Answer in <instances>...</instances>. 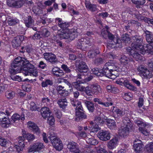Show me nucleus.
<instances>
[{"instance_id": "nucleus-4", "label": "nucleus", "mask_w": 153, "mask_h": 153, "mask_svg": "<svg viewBox=\"0 0 153 153\" xmlns=\"http://www.w3.org/2000/svg\"><path fill=\"white\" fill-rule=\"evenodd\" d=\"M102 92L100 86L97 83H94L87 86L86 94L88 96L98 95Z\"/></svg>"}, {"instance_id": "nucleus-51", "label": "nucleus", "mask_w": 153, "mask_h": 153, "mask_svg": "<svg viewBox=\"0 0 153 153\" xmlns=\"http://www.w3.org/2000/svg\"><path fill=\"white\" fill-rule=\"evenodd\" d=\"M76 67H85L87 66L86 63L82 61H76L75 63Z\"/></svg>"}, {"instance_id": "nucleus-18", "label": "nucleus", "mask_w": 153, "mask_h": 153, "mask_svg": "<svg viewBox=\"0 0 153 153\" xmlns=\"http://www.w3.org/2000/svg\"><path fill=\"white\" fill-rule=\"evenodd\" d=\"M131 128L128 127L122 126L118 131V133L121 137H124L127 136L129 133V130Z\"/></svg>"}, {"instance_id": "nucleus-17", "label": "nucleus", "mask_w": 153, "mask_h": 153, "mask_svg": "<svg viewBox=\"0 0 153 153\" xmlns=\"http://www.w3.org/2000/svg\"><path fill=\"white\" fill-rule=\"evenodd\" d=\"M41 113L42 117L44 119H46L51 115V111L49 107L45 106L41 108Z\"/></svg>"}, {"instance_id": "nucleus-34", "label": "nucleus", "mask_w": 153, "mask_h": 153, "mask_svg": "<svg viewBox=\"0 0 153 153\" xmlns=\"http://www.w3.org/2000/svg\"><path fill=\"white\" fill-rule=\"evenodd\" d=\"M101 35L105 38H106L108 36V39L111 40L113 39L114 38V36L107 30L103 31L102 30L101 32Z\"/></svg>"}, {"instance_id": "nucleus-19", "label": "nucleus", "mask_w": 153, "mask_h": 153, "mask_svg": "<svg viewBox=\"0 0 153 153\" xmlns=\"http://www.w3.org/2000/svg\"><path fill=\"white\" fill-rule=\"evenodd\" d=\"M23 39V36L16 37L13 39L12 42V45L13 47L17 48L20 45L21 43V39Z\"/></svg>"}, {"instance_id": "nucleus-55", "label": "nucleus", "mask_w": 153, "mask_h": 153, "mask_svg": "<svg viewBox=\"0 0 153 153\" xmlns=\"http://www.w3.org/2000/svg\"><path fill=\"white\" fill-rule=\"evenodd\" d=\"M70 91L71 94H73L74 98H77L79 95V93L77 90L73 91V88H71L70 89Z\"/></svg>"}, {"instance_id": "nucleus-50", "label": "nucleus", "mask_w": 153, "mask_h": 153, "mask_svg": "<svg viewBox=\"0 0 153 153\" xmlns=\"http://www.w3.org/2000/svg\"><path fill=\"white\" fill-rule=\"evenodd\" d=\"M53 83L52 81L49 79H47L45 81L43 82L42 83V87H47L48 85H51Z\"/></svg>"}, {"instance_id": "nucleus-13", "label": "nucleus", "mask_w": 153, "mask_h": 153, "mask_svg": "<svg viewBox=\"0 0 153 153\" xmlns=\"http://www.w3.org/2000/svg\"><path fill=\"white\" fill-rule=\"evenodd\" d=\"M82 109H77L76 110V115L77 117L75 118V120L76 121H79L80 120L86 119L87 116L83 111V108Z\"/></svg>"}, {"instance_id": "nucleus-14", "label": "nucleus", "mask_w": 153, "mask_h": 153, "mask_svg": "<svg viewBox=\"0 0 153 153\" xmlns=\"http://www.w3.org/2000/svg\"><path fill=\"white\" fill-rule=\"evenodd\" d=\"M55 21L58 26L61 28L62 30H65L66 29H68V27L69 26V25L68 22L63 21L62 19L57 18L55 19Z\"/></svg>"}, {"instance_id": "nucleus-64", "label": "nucleus", "mask_w": 153, "mask_h": 153, "mask_svg": "<svg viewBox=\"0 0 153 153\" xmlns=\"http://www.w3.org/2000/svg\"><path fill=\"white\" fill-rule=\"evenodd\" d=\"M13 109L12 105L9 106L6 110L5 112L7 115H10L13 111Z\"/></svg>"}, {"instance_id": "nucleus-35", "label": "nucleus", "mask_w": 153, "mask_h": 153, "mask_svg": "<svg viewBox=\"0 0 153 153\" xmlns=\"http://www.w3.org/2000/svg\"><path fill=\"white\" fill-rule=\"evenodd\" d=\"M24 21L26 26L28 27L32 25L33 24V20L31 16H28L27 17H26Z\"/></svg>"}, {"instance_id": "nucleus-16", "label": "nucleus", "mask_w": 153, "mask_h": 153, "mask_svg": "<svg viewBox=\"0 0 153 153\" xmlns=\"http://www.w3.org/2000/svg\"><path fill=\"white\" fill-rule=\"evenodd\" d=\"M85 4L86 9L91 12H94L98 10L96 4H92L88 1L86 0Z\"/></svg>"}, {"instance_id": "nucleus-32", "label": "nucleus", "mask_w": 153, "mask_h": 153, "mask_svg": "<svg viewBox=\"0 0 153 153\" xmlns=\"http://www.w3.org/2000/svg\"><path fill=\"white\" fill-rule=\"evenodd\" d=\"M107 123L108 127L110 129H113L116 128V124L114 120L108 119L107 121Z\"/></svg>"}, {"instance_id": "nucleus-56", "label": "nucleus", "mask_w": 153, "mask_h": 153, "mask_svg": "<svg viewBox=\"0 0 153 153\" xmlns=\"http://www.w3.org/2000/svg\"><path fill=\"white\" fill-rule=\"evenodd\" d=\"M90 130L91 132H97L100 130V128L99 127L98 125L95 124L94 125L91 126L90 127Z\"/></svg>"}, {"instance_id": "nucleus-10", "label": "nucleus", "mask_w": 153, "mask_h": 153, "mask_svg": "<svg viewBox=\"0 0 153 153\" xmlns=\"http://www.w3.org/2000/svg\"><path fill=\"white\" fill-rule=\"evenodd\" d=\"M97 136L102 140L107 141L110 138V134L107 131L100 130L97 134Z\"/></svg>"}, {"instance_id": "nucleus-58", "label": "nucleus", "mask_w": 153, "mask_h": 153, "mask_svg": "<svg viewBox=\"0 0 153 153\" xmlns=\"http://www.w3.org/2000/svg\"><path fill=\"white\" fill-rule=\"evenodd\" d=\"M25 137H19L18 138V140L19 145L20 146H25L24 139Z\"/></svg>"}, {"instance_id": "nucleus-59", "label": "nucleus", "mask_w": 153, "mask_h": 153, "mask_svg": "<svg viewBox=\"0 0 153 153\" xmlns=\"http://www.w3.org/2000/svg\"><path fill=\"white\" fill-rule=\"evenodd\" d=\"M58 93L61 96L63 97H67L69 95L68 91L65 90L64 89L59 92Z\"/></svg>"}, {"instance_id": "nucleus-52", "label": "nucleus", "mask_w": 153, "mask_h": 153, "mask_svg": "<svg viewBox=\"0 0 153 153\" xmlns=\"http://www.w3.org/2000/svg\"><path fill=\"white\" fill-rule=\"evenodd\" d=\"M147 150L148 153H153V141L148 145Z\"/></svg>"}, {"instance_id": "nucleus-57", "label": "nucleus", "mask_w": 153, "mask_h": 153, "mask_svg": "<svg viewBox=\"0 0 153 153\" xmlns=\"http://www.w3.org/2000/svg\"><path fill=\"white\" fill-rule=\"evenodd\" d=\"M95 123L96 124L99 125L103 122L102 118L100 117H95L94 120Z\"/></svg>"}, {"instance_id": "nucleus-36", "label": "nucleus", "mask_w": 153, "mask_h": 153, "mask_svg": "<svg viewBox=\"0 0 153 153\" xmlns=\"http://www.w3.org/2000/svg\"><path fill=\"white\" fill-rule=\"evenodd\" d=\"M132 3L136 5L137 8H139L140 6L143 5L145 3V0H131Z\"/></svg>"}, {"instance_id": "nucleus-21", "label": "nucleus", "mask_w": 153, "mask_h": 153, "mask_svg": "<svg viewBox=\"0 0 153 153\" xmlns=\"http://www.w3.org/2000/svg\"><path fill=\"white\" fill-rule=\"evenodd\" d=\"M44 58L51 62H53L56 61L55 56L50 53H45L44 54Z\"/></svg>"}, {"instance_id": "nucleus-15", "label": "nucleus", "mask_w": 153, "mask_h": 153, "mask_svg": "<svg viewBox=\"0 0 153 153\" xmlns=\"http://www.w3.org/2000/svg\"><path fill=\"white\" fill-rule=\"evenodd\" d=\"M11 119V123L17 122V121L20 120H24L25 115L24 114H22L21 115L17 113L14 114L12 116Z\"/></svg>"}, {"instance_id": "nucleus-12", "label": "nucleus", "mask_w": 153, "mask_h": 153, "mask_svg": "<svg viewBox=\"0 0 153 153\" xmlns=\"http://www.w3.org/2000/svg\"><path fill=\"white\" fill-rule=\"evenodd\" d=\"M24 1L23 0H7V4L10 7H20L22 6Z\"/></svg>"}, {"instance_id": "nucleus-9", "label": "nucleus", "mask_w": 153, "mask_h": 153, "mask_svg": "<svg viewBox=\"0 0 153 153\" xmlns=\"http://www.w3.org/2000/svg\"><path fill=\"white\" fill-rule=\"evenodd\" d=\"M84 83L83 81H77L72 83L73 86L77 91L81 92L85 91L86 93L87 86L85 87L84 86L82 85L81 84Z\"/></svg>"}, {"instance_id": "nucleus-45", "label": "nucleus", "mask_w": 153, "mask_h": 153, "mask_svg": "<svg viewBox=\"0 0 153 153\" xmlns=\"http://www.w3.org/2000/svg\"><path fill=\"white\" fill-rule=\"evenodd\" d=\"M77 146L78 145L76 143L74 142H70L68 143L67 145V148L70 152Z\"/></svg>"}, {"instance_id": "nucleus-31", "label": "nucleus", "mask_w": 153, "mask_h": 153, "mask_svg": "<svg viewBox=\"0 0 153 153\" xmlns=\"http://www.w3.org/2000/svg\"><path fill=\"white\" fill-rule=\"evenodd\" d=\"M57 103L61 108L64 109L67 105V100L65 99H59L57 102Z\"/></svg>"}, {"instance_id": "nucleus-47", "label": "nucleus", "mask_w": 153, "mask_h": 153, "mask_svg": "<svg viewBox=\"0 0 153 153\" xmlns=\"http://www.w3.org/2000/svg\"><path fill=\"white\" fill-rule=\"evenodd\" d=\"M76 71L85 75L84 73H86L88 71V68H78Z\"/></svg>"}, {"instance_id": "nucleus-3", "label": "nucleus", "mask_w": 153, "mask_h": 153, "mask_svg": "<svg viewBox=\"0 0 153 153\" xmlns=\"http://www.w3.org/2000/svg\"><path fill=\"white\" fill-rule=\"evenodd\" d=\"M12 67H32V64L26 59L19 56L16 58L11 64Z\"/></svg>"}, {"instance_id": "nucleus-27", "label": "nucleus", "mask_w": 153, "mask_h": 153, "mask_svg": "<svg viewBox=\"0 0 153 153\" xmlns=\"http://www.w3.org/2000/svg\"><path fill=\"white\" fill-rule=\"evenodd\" d=\"M22 135L29 142L33 141L35 138V136L33 134L26 133L25 131H22Z\"/></svg>"}, {"instance_id": "nucleus-8", "label": "nucleus", "mask_w": 153, "mask_h": 153, "mask_svg": "<svg viewBox=\"0 0 153 153\" xmlns=\"http://www.w3.org/2000/svg\"><path fill=\"white\" fill-rule=\"evenodd\" d=\"M22 73L25 76L30 75L36 76L37 75L38 72L34 68H23Z\"/></svg>"}, {"instance_id": "nucleus-54", "label": "nucleus", "mask_w": 153, "mask_h": 153, "mask_svg": "<svg viewBox=\"0 0 153 153\" xmlns=\"http://www.w3.org/2000/svg\"><path fill=\"white\" fill-rule=\"evenodd\" d=\"M128 60L127 58L125 56H123L120 59V62L123 65H126L128 63Z\"/></svg>"}, {"instance_id": "nucleus-24", "label": "nucleus", "mask_w": 153, "mask_h": 153, "mask_svg": "<svg viewBox=\"0 0 153 153\" xmlns=\"http://www.w3.org/2000/svg\"><path fill=\"white\" fill-rule=\"evenodd\" d=\"M84 102L88 111L91 112H93L95 109L94 103L92 102L86 100Z\"/></svg>"}, {"instance_id": "nucleus-44", "label": "nucleus", "mask_w": 153, "mask_h": 153, "mask_svg": "<svg viewBox=\"0 0 153 153\" xmlns=\"http://www.w3.org/2000/svg\"><path fill=\"white\" fill-rule=\"evenodd\" d=\"M143 47L144 48H147L148 50V53L153 54V47L149 44H145L143 45Z\"/></svg>"}, {"instance_id": "nucleus-29", "label": "nucleus", "mask_w": 153, "mask_h": 153, "mask_svg": "<svg viewBox=\"0 0 153 153\" xmlns=\"http://www.w3.org/2000/svg\"><path fill=\"white\" fill-rule=\"evenodd\" d=\"M7 117V116L6 115L4 118L1 120V122H0V125L3 127H7L11 123V121Z\"/></svg>"}, {"instance_id": "nucleus-41", "label": "nucleus", "mask_w": 153, "mask_h": 153, "mask_svg": "<svg viewBox=\"0 0 153 153\" xmlns=\"http://www.w3.org/2000/svg\"><path fill=\"white\" fill-rule=\"evenodd\" d=\"M86 141L88 143L92 145H95L98 143L97 141L93 137H87L86 139Z\"/></svg>"}, {"instance_id": "nucleus-20", "label": "nucleus", "mask_w": 153, "mask_h": 153, "mask_svg": "<svg viewBox=\"0 0 153 153\" xmlns=\"http://www.w3.org/2000/svg\"><path fill=\"white\" fill-rule=\"evenodd\" d=\"M28 127L31 130L33 131L36 133L39 134L40 130L38 126L33 122L29 121L27 123Z\"/></svg>"}, {"instance_id": "nucleus-11", "label": "nucleus", "mask_w": 153, "mask_h": 153, "mask_svg": "<svg viewBox=\"0 0 153 153\" xmlns=\"http://www.w3.org/2000/svg\"><path fill=\"white\" fill-rule=\"evenodd\" d=\"M132 48L135 51V53H133L132 56L136 60L139 62L141 61L143 59V58L138 53H140V49L137 48V45L135 43H132L131 45Z\"/></svg>"}, {"instance_id": "nucleus-5", "label": "nucleus", "mask_w": 153, "mask_h": 153, "mask_svg": "<svg viewBox=\"0 0 153 153\" xmlns=\"http://www.w3.org/2000/svg\"><path fill=\"white\" fill-rule=\"evenodd\" d=\"M57 36L61 39H67L70 40H73L75 37L74 33H72L69 29H66L61 31L59 30Z\"/></svg>"}, {"instance_id": "nucleus-61", "label": "nucleus", "mask_w": 153, "mask_h": 153, "mask_svg": "<svg viewBox=\"0 0 153 153\" xmlns=\"http://www.w3.org/2000/svg\"><path fill=\"white\" fill-rule=\"evenodd\" d=\"M10 77L11 79L14 81H17L19 82H20L22 81V78L19 76L11 75Z\"/></svg>"}, {"instance_id": "nucleus-6", "label": "nucleus", "mask_w": 153, "mask_h": 153, "mask_svg": "<svg viewBox=\"0 0 153 153\" xmlns=\"http://www.w3.org/2000/svg\"><path fill=\"white\" fill-rule=\"evenodd\" d=\"M133 39L135 41L134 43H136L137 45V48L140 49V53L142 54H144L145 53H148V50L147 48H144L140 44L143 40V38L142 37L135 36L133 37Z\"/></svg>"}, {"instance_id": "nucleus-42", "label": "nucleus", "mask_w": 153, "mask_h": 153, "mask_svg": "<svg viewBox=\"0 0 153 153\" xmlns=\"http://www.w3.org/2000/svg\"><path fill=\"white\" fill-rule=\"evenodd\" d=\"M40 34L44 37H48L50 35V32L46 28L42 27L40 31Z\"/></svg>"}, {"instance_id": "nucleus-40", "label": "nucleus", "mask_w": 153, "mask_h": 153, "mask_svg": "<svg viewBox=\"0 0 153 153\" xmlns=\"http://www.w3.org/2000/svg\"><path fill=\"white\" fill-rule=\"evenodd\" d=\"M146 39L147 41L149 43L153 42L152 35L150 32L148 31H146Z\"/></svg>"}, {"instance_id": "nucleus-28", "label": "nucleus", "mask_w": 153, "mask_h": 153, "mask_svg": "<svg viewBox=\"0 0 153 153\" xmlns=\"http://www.w3.org/2000/svg\"><path fill=\"white\" fill-rule=\"evenodd\" d=\"M23 68H9V72L11 75L17 73L22 72Z\"/></svg>"}, {"instance_id": "nucleus-37", "label": "nucleus", "mask_w": 153, "mask_h": 153, "mask_svg": "<svg viewBox=\"0 0 153 153\" xmlns=\"http://www.w3.org/2000/svg\"><path fill=\"white\" fill-rule=\"evenodd\" d=\"M146 124L144 126L140 127L139 128V130L140 132L143 134L147 136L149 134V131L146 128Z\"/></svg>"}, {"instance_id": "nucleus-43", "label": "nucleus", "mask_w": 153, "mask_h": 153, "mask_svg": "<svg viewBox=\"0 0 153 153\" xmlns=\"http://www.w3.org/2000/svg\"><path fill=\"white\" fill-rule=\"evenodd\" d=\"M142 144H139L137 145L136 143H134L133 145L134 148L136 152V153H139L143 149Z\"/></svg>"}, {"instance_id": "nucleus-38", "label": "nucleus", "mask_w": 153, "mask_h": 153, "mask_svg": "<svg viewBox=\"0 0 153 153\" xmlns=\"http://www.w3.org/2000/svg\"><path fill=\"white\" fill-rule=\"evenodd\" d=\"M6 97L8 99H12L15 96V93L12 91H7L5 93Z\"/></svg>"}, {"instance_id": "nucleus-26", "label": "nucleus", "mask_w": 153, "mask_h": 153, "mask_svg": "<svg viewBox=\"0 0 153 153\" xmlns=\"http://www.w3.org/2000/svg\"><path fill=\"white\" fill-rule=\"evenodd\" d=\"M71 102L72 105L74 107H76L75 108V110L77 109H82V106L81 105L80 102L76 99H71Z\"/></svg>"}, {"instance_id": "nucleus-2", "label": "nucleus", "mask_w": 153, "mask_h": 153, "mask_svg": "<svg viewBox=\"0 0 153 153\" xmlns=\"http://www.w3.org/2000/svg\"><path fill=\"white\" fill-rule=\"evenodd\" d=\"M116 68L117 69L114 71L109 70L108 68H106L104 70H99L97 68H93L91 69V71L92 73L98 76H102L105 75L106 77H109L112 74H114L112 72H114L116 71H121V69L120 68Z\"/></svg>"}, {"instance_id": "nucleus-39", "label": "nucleus", "mask_w": 153, "mask_h": 153, "mask_svg": "<svg viewBox=\"0 0 153 153\" xmlns=\"http://www.w3.org/2000/svg\"><path fill=\"white\" fill-rule=\"evenodd\" d=\"M123 122L124 124L123 126L131 128L132 125L131 123L128 118L127 117L123 118Z\"/></svg>"}, {"instance_id": "nucleus-23", "label": "nucleus", "mask_w": 153, "mask_h": 153, "mask_svg": "<svg viewBox=\"0 0 153 153\" xmlns=\"http://www.w3.org/2000/svg\"><path fill=\"white\" fill-rule=\"evenodd\" d=\"M118 141V138L115 137L111 140L108 143L107 146L108 148L111 149H112L115 148L117 145Z\"/></svg>"}, {"instance_id": "nucleus-53", "label": "nucleus", "mask_w": 153, "mask_h": 153, "mask_svg": "<svg viewBox=\"0 0 153 153\" xmlns=\"http://www.w3.org/2000/svg\"><path fill=\"white\" fill-rule=\"evenodd\" d=\"M22 88L24 91L27 92H30L31 91V86L29 84H26L23 85Z\"/></svg>"}, {"instance_id": "nucleus-22", "label": "nucleus", "mask_w": 153, "mask_h": 153, "mask_svg": "<svg viewBox=\"0 0 153 153\" xmlns=\"http://www.w3.org/2000/svg\"><path fill=\"white\" fill-rule=\"evenodd\" d=\"M114 108H115V107L114 106L113 109H112L113 111V112L114 114H116L117 117H121L125 115V112L124 109L116 108L114 110Z\"/></svg>"}, {"instance_id": "nucleus-1", "label": "nucleus", "mask_w": 153, "mask_h": 153, "mask_svg": "<svg viewBox=\"0 0 153 153\" xmlns=\"http://www.w3.org/2000/svg\"><path fill=\"white\" fill-rule=\"evenodd\" d=\"M52 131V129H49L48 138L56 150L60 151L63 147L62 141L57 137L56 134Z\"/></svg>"}, {"instance_id": "nucleus-48", "label": "nucleus", "mask_w": 153, "mask_h": 153, "mask_svg": "<svg viewBox=\"0 0 153 153\" xmlns=\"http://www.w3.org/2000/svg\"><path fill=\"white\" fill-rule=\"evenodd\" d=\"M54 118L52 115H50L48 117L47 122L49 125L52 126L54 124L55 122Z\"/></svg>"}, {"instance_id": "nucleus-63", "label": "nucleus", "mask_w": 153, "mask_h": 153, "mask_svg": "<svg viewBox=\"0 0 153 153\" xmlns=\"http://www.w3.org/2000/svg\"><path fill=\"white\" fill-rule=\"evenodd\" d=\"M105 66L107 67L108 66H116V63L113 60H110L107 62L106 63L105 65Z\"/></svg>"}, {"instance_id": "nucleus-62", "label": "nucleus", "mask_w": 153, "mask_h": 153, "mask_svg": "<svg viewBox=\"0 0 153 153\" xmlns=\"http://www.w3.org/2000/svg\"><path fill=\"white\" fill-rule=\"evenodd\" d=\"M7 143L8 142L6 140L2 138H0V145L1 146L4 147H6Z\"/></svg>"}, {"instance_id": "nucleus-33", "label": "nucleus", "mask_w": 153, "mask_h": 153, "mask_svg": "<svg viewBox=\"0 0 153 153\" xmlns=\"http://www.w3.org/2000/svg\"><path fill=\"white\" fill-rule=\"evenodd\" d=\"M52 102L50 98L46 96L44 97L42 100V104L45 106H46L48 107L51 106L52 104L51 102Z\"/></svg>"}, {"instance_id": "nucleus-60", "label": "nucleus", "mask_w": 153, "mask_h": 153, "mask_svg": "<svg viewBox=\"0 0 153 153\" xmlns=\"http://www.w3.org/2000/svg\"><path fill=\"white\" fill-rule=\"evenodd\" d=\"M30 109L32 111H35L38 109V107L33 102H31L30 104Z\"/></svg>"}, {"instance_id": "nucleus-30", "label": "nucleus", "mask_w": 153, "mask_h": 153, "mask_svg": "<svg viewBox=\"0 0 153 153\" xmlns=\"http://www.w3.org/2000/svg\"><path fill=\"white\" fill-rule=\"evenodd\" d=\"M32 147L36 152H39L44 147V146L42 143L40 142H37L34 143Z\"/></svg>"}, {"instance_id": "nucleus-49", "label": "nucleus", "mask_w": 153, "mask_h": 153, "mask_svg": "<svg viewBox=\"0 0 153 153\" xmlns=\"http://www.w3.org/2000/svg\"><path fill=\"white\" fill-rule=\"evenodd\" d=\"M9 25H14L18 22V20L16 19L9 18L7 21Z\"/></svg>"}, {"instance_id": "nucleus-25", "label": "nucleus", "mask_w": 153, "mask_h": 153, "mask_svg": "<svg viewBox=\"0 0 153 153\" xmlns=\"http://www.w3.org/2000/svg\"><path fill=\"white\" fill-rule=\"evenodd\" d=\"M94 101L95 102H97L99 104L102 105L105 107H108L110 105H113V103H109V102H103L102 100L98 98H95L94 99Z\"/></svg>"}, {"instance_id": "nucleus-46", "label": "nucleus", "mask_w": 153, "mask_h": 153, "mask_svg": "<svg viewBox=\"0 0 153 153\" xmlns=\"http://www.w3.org/2000/svg\"><path fill=\"white\" fill-rule=\"evenodd\" d=\"M99 53V51L97 50H96V51H89L88 53V56L90 58L94 57L96 54Z\"/></svg>"}, {"instance_id": "nucleus-7", "label": "nucleus", "mask_w": 153, "mask_h": 153, "mask_svg": "<svg viewBox=\"0 0 153 153\" xmlns=\"http://www.w3.org/2000/svg\"><path fill=\"white\" fill-rule=\"evenodd\" d=\"M137 70L139 72L140 75L145 79H150L153 76L152 71L146 68H138Z\"/></svg>"}]
</instances>
